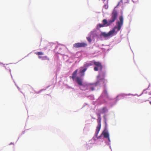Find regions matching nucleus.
<instances>
[{"mask_svg": "<svg viewBox=\"0 0 151 151\" xmlns=\"http://www.w3.org/2000/svg\"><path fill=\"white\" fill-rule=\"evenodd\" d=\"M104 137L107 138L109 137V134L107 132L103 131L102 133Z\"/></svg>", "mask_w": 151, "mask_h": 151, "instance_id": "obj_12", "label": "nucleus"}, {"mask_svg": "<svg viewBox=\"0 0 151 151\" xmlns=\"http://www.w3.org/2000/svg\"><path fill=\"white\" fill-rule=\"evenodd\" d=\"M87 46V44L84 42L77 43L73 45V47L75 48H79L85 47Z\"/></svg>", "mask_w": 151, "mask_h": 151, "instance_id": "obj_6", "label": "nucleus"}, {"mask_svg": "<svg viewBox=\"0 0 151 151\" xmlns=\"http://www.w3.org/2000/svg\"><path fill=\"white\" fill-rule=\"evenodd\" d=\"M111 19H109L108 21H107L108 24V25H110L111 24L114 22L118 16V13L117 11L116 10H114L111 15Z\"/></svg>", "mask_w": 151, "mask_h": 151, "instance_id": "obj_2", "label": "nucleus"}, {"mask_svg": "<svg viewBox=\"0 0 151 151\" xmlns=\"http://www.w3.org/2000/svg\"><path fill=\"white\" fill-rule=\"evenodd\" d=\"M81 86L80 87V88L82 90H86L88 89V85H81Z\"/></svg>", "mask_w": 151, "mask_h": 151, "instance_id": "obj_9", "label": "nucleus"}, {"mask_svg": "<svg viewBox=\"0 0 151 151\" xmlns=\"http://www.w3.org/2000/svg\"><path fill=\"white\" fill-rule=\"evenodd\" d=\"M120 21H118L117 22V26H115L111 30H110L108 33L109 36L113 35V34L115 32L116 29H117V32L119 31L121 27L123 25V18L122 16L121 15L119 17Z\"/></svg>", "mask_w": 151, "mask_h": 151, "instance_id": "obj_1", "label": "nucleus"}, {"mask_svg": "<svg viewBox=\"0 0 151 151\" xmlns=\"http://www.w3.org/2000/svg\"><path fill=\"white\" fill-rule=\"evenodd\" d=\"M91 65H92L91 64H90L89 63H86L84 65V67H88L90 66Z\"/></svg>", "mask_w": 151, "mask_h": 151, "instance_id": "obj_17", "label": "nucleus"}, {"mask_svg": "<svg viewBox=\"0 0 151 151\" xmlns=\"http://www.w3.org/2000/svg\"><path fill=\"white\" fill-rule=\"evenodd\" d=\"M103 24H99L97 26V28L99 29L100 28L109 26L108 25V22L107 20L106 19H104L102 20Z\"/></svg>", "mask_w": 151, "mask_h": 151, "instance_id": "obj_5", "label": "nucleus"}, {"mask_svg": "<svg viewBox=\"0 0 151 151\" xmlns=\"http://www.w3.org/2000/svg\"><path fill=\"white\" fill-rule=\"evenodd\" d=\"M93 64L96 66L94 68V70L95 71H97L99 70H101L102 68V66L101 63L99 62L94 61Z\"/></svg>", "mask_w": 151, "mask_h": 151, "instance_id": "obj_3", "label": "nucleus"}, {"mask_svg": "<svg viewBox=\"0 0 151 151\" xmlns=\"http://www.w3.org/2000/svg\"><path fill=\"white\" fill-rule=\"evenodd\" d=\"M78 71V69L76 70L73 73L72 78L74 80L75 78L77 75V74Z\"/></svg>", "mask_w": 151, "mask_h": 151, "instance_id": "obj_11", "label": "nucleus"}, {"mask_svg": "<svg viewBox=\"0 0 151 151\" xmlns=\"http://www.w3.org/2000/svg\"><path fill=\"white\" fill-rule=\"evenodd\" d=\"M38 58L41 59L42 60H49V58L47 56H39Z\"/></svg>", "mask_w": 151, "mask_h": 151, "instance_id": "obj_10", "label": "nucleus"}, {"mask_svg": "<svg viewBox=\"0 0 151 151\" xmlns=\"http://www.w3.org/2000/svg\"><path fill=\"white\" fill-rule=\"evenodd\" d=\"M82 68H83V67H81V68H80V69H81Z\"/></svg>", "mask_w": 151, "mask_h": 151, "instance_id": "obj_22", "label": "nucleus"}, {"mask_svg": "<svg viewBox=\"0 0 151 151\" xmlns=\"http://www.w3.org/2000/svg\"><path fill=\"white\" fill-rule=\"evenodd\" d=\"M101 35L103 36L104 37H109L108 33H106L105 32H102L101 33Z\"/></svg>", "mask_w": 151, "mask_h": 151, "instance_id": "obj_14", "label": "nucleus"}, {"mask_svg": "<svg viewBox=\"0 0 151 151\" xmlns=\"http://www.w3.org/2000/svg\"><path fill=\"white\" fill-rule=\"evenodd\" d=\"M107 138H108V141H109V142H110V138H109V137H107Z\"/></svg>", "mask_w": 151, "mask_h": 151, "instance_id": "obj_21", "label": "nucleus"}, {"mask_svg": "<svg viewBox=\"0 0 151 151\" xmlns=\"http://www.w3.org/2000/svg\"><path fill=\"white\" fill-rule=\"evenodd\" d=\"M96 84H88V89H89L90 91H93L94 90V87H96Z\"/></svg>", "mask_w": 151, "mask_h": 151, "instance_id": "obj_7", "label": "nucleus"}, {"mask_svg": "<svg viewBox=\"0 0 151 151\" xmlns=\"http://www.w3.org/2000/svg\"><path fill=\"white\" fill-rule=\"evenodd\" d=\"M76 81L79 85H82V78L79 77H77L76 79Z\"/></svg>", "mask_w": 151, "mask_h": 151, "instance_id": "obj_8", "label": "nucleus"}, {"mask_svg": "<svg viewBox=\"0 0 151 151\" xmlns=\"http://www.w3.org/2000/svg\"><path fill=\"white\" fill-rule=\"evenodd\" d=\"M98 125L96 127V135L97 136L100 130L101 126V118H98L97 119Z\"/></svg>", "mask_w": 151, "mask_h": 151, "instance_id": "obj_4", "label": "nucleus"}, {"mask_svg": "<svg viewBox=\"0 0 151 151\" xmlns=\"http://www.w3.org/2000/svg\"><path fill=\"white\" fill-rule=\"evenodd\" d=\"M107 111V109L106 107H103L102 109L101 113L102 114L104 113Z\"/></svg>", "mask_w": 151, "mask_h": 151, "instance_id": "obj_16", "label": "nucleus"}, {"mask_svg": "<svg viewBox=\"0 0 151 151\" xmlns=\"http://www.w3.org/2000/svg\"><path fill=\"white\" fill-rule=\"evenodd\" d=\"M35 54L38 55L39 56H40V55H43L44 53L43 52H35Z\"/></svg>", "mask_w": 151, "mask_h": 151, "instance_id": "obj_15", "label": "nucleus"}, {"mask_svg": "<svg viewBox=\"0 0 151 151\" xmlns=\"http://www.w3.org/2000/svg\"><path fill=\"white\" fill-rule=\"evenodd\" d=\"M87 69V68H84L83 69L81 70L80 69L79 71V73L81 74H82L81 76H83L84 75V72Z\"/></svg>", "mask_w": 151, "mask_h": 151, "instance_id": "obj_13", "label": "nucleus"}, {"mask_svg": "<svg viewBox=\"0 0 151 151\" xmlns=\"http://www.w3.org/2000/svg\"><path fill=\"white\" fill-rule=\"evenodd\" d=\"M104 1H105L106 0H104Z\"/></svg>", "mask_w": 151, "mask_h": 151, "instance_id": "obj_23", "label": "nucleus"}, {"mask_svg": "<svg viewBox=\"0 0 151 151\" xmlns=\"http://www.w3.org/2000/svg\"><path fill=\"white\" fill-rule=\"evenodd\" d=\"M86 38L87 40L90 43L91 42L92 40L91 37H87Z\"/></svg>", "mask_w": 151, "mask_h": 151, "instance_id": "obj_18", "label": "nucleus"}, {"mask_svg": "<svg viewBox=\"0 0 151 151\" xmlns=\"http://www.w3.org/2000/svg\"><path fill=\"white\" fill-rule=\"evenodd\" d=\"M97 115L98 116V118H101L100 114L99 113V114H97Z\"/></svg>", "mask_w": 151, "mask_h": 151, "instance_id": "obj_20", "label": "nucleus"}, {"mask_svg": "<svg viewBox=\"0 0 151 151\" xmlns=\"http://www.w3.org/2000/svg\"><path fill=\"white\" fill-rule=\"evenodd\" d=\"M104 122H105V125H106L107 124H106V118L105 115L104 116Z\"/></svg>", "mask_w": 151, "mask_h": 151, "instance_id": "obj_19", "label": "nucleus"}]
</instances>
